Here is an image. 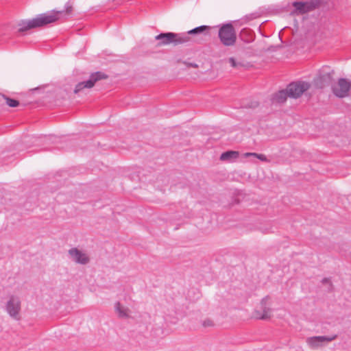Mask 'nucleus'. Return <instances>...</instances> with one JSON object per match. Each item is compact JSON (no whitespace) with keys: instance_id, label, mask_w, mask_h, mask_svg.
Returning <instances> with one entry per match:
<instances>
[{"instance_id":"nucleus-1","label":"nucleus","mask_w":351,"mask_h":351,"mask_svg":"<svg viewBox=\"0 0 351 351\" xmlns=\"http://www.w3.org/2000/svg\"><path fill=\"white\" fill-rule=\"evenodd\" d=\"M72 11V6L69 4H67L64 10H52L48 13L39 14L32 20L24 21L20 23L19 32H24L32 28L41 27L48 24L55 23L60 20L62 18L70 15Z\"/></svg>"},{"instance_id":"nucleus-2","label":"nucleus","mask_w":351,"mask_h":351,"mask_svg":"<svg viewBox=\"0 0 351 351\" xmlns=\"http://www.w3.org/2000/svg\"><path fill=\"white\" fill-rule=\"evenodd\" d=\"M218 37L221 44L225 47H233L237 40V33L230 23L223 24L219 27Z\"/></svg>"},{"instance_id":"nucleus-3","label":"nucleus","mask_w":351,"mask_h":351,"mask_svg":"<svg viewBox=\"0 0 351 351\" xmlns=\"http://www.w3.org/2000/svg\"><path fill=\"white\" fill-rule=\"evenodd\" d=\"M320 0H311L308 1H294L292 3L294 10L291 11V15H301L312 12L319 8L321 5Z\"/></svg>"},{"instance_id":"nucleus-4","label":"nucleus","mask_w":351,"mask_h":351,"mask_svg":"<svg viewBox=\"0 0 351 351\" xmlns=\"http://www.w3.org/2000/svg\"><path fill=\"white\" fill-rule=\"evenodd\" d=\"M335 71L329 66H323L319 71L317 77L314 80L315 86L318 88H323L328 85L332 80Z\"/></svg>"},{"instance_id":"nucleus-5","label":"nucleus","mask_w":351,"mask_h":351,"mask_svg":"<svg viewBox=\"0 0 351 351\" xmlns=\"http://www.w3.org/2000/svg\"><path fill=\"white\" fill-rule=\"evenodd\" d=\"M350 88L351 82L346 78H339L338 81L331 86L332 93L339 98L348 97Z\"/></svg>"},{"instance_id":"nucleus-6","label":"nucleus","mask_w":351,"mask_h":351,"mask_svg":"<svg viewBox=\"0 0 351 351\" xmlns=\"http://www.w3.org/2000/svg\"><path fill=\"white\" fill-rule=\"evenodd\" d=\"M311 87L309 83L306 82H295L291 83L287 88L289 97L293 98L300 97L305 91Z\"/></svg>"},{"instance_id":"nucleus-7","label":"nucleus","mask_w":351,"mask_h":351,"mask_svg":"<svg viewBox=\"0 0 351 351\" xmlns=\"http://www.w3.org/2000/svg\"><path fill=\"white\" fill-rule=\"evenodd\" d=\"M108 76L99 71L92 73L90 78L87 81L79 82L74 89L75 93H78L84 88H90L94 86L95 84L100 80L106 79Z\"/></svg>"},{"instance_id":"nucleus-8","label":"nucleus","mask_w":351,"mask_h":351,"mask_svg":"<svg viewBox=\"0 0 351 351\" xmlns=\"http://www.w3.org/2000/svg\"><path fill=\"white\" fill-rule=\"evenodd\" d=\"M6 311L10 317L19 320L21 311V301L18 297L12 295L6 304Z\"/></svg>"},{"instance_id":"nucleus-9","label":"nucleus","mask_w":351,"mask_h":351,"mask_svg":"<svg viewBox=\"0 0 351 351\" xmlns=\"http://www.w3.org/2000/svg\"><path fill=\"white\" fill-rule=\"evenodd\" d=\"M337 337V335H333L330 337L315 336L308 337L306 340V342L311 348L317 349L322 346L325 342H330L333 340H335Z\"/></svg>"},{"instance_id":"nucleus-10","label":"nucleus","mask_w":351,"mask_h":351,"mask_svg":"<svg viewBox=\"0 0 351 351\" xmlns=\"http://www.w3.org/2000/svg\"><path fill=\"white\" fill-rule=\"evenodd\" d=\"M268 298L266 297L261 300V310H256L254 317L257 319H268L271 317V309L267 305Z\"/></svg>"},{"instance_id":"nucleus-11","label":"nucleus","mask_w":351,"mask_h":351,"mask_svg":"<svg viewBox=\"0 0 351 351\" xmlns=\"http://www.w3.org/2000/svg\"><path fill=\"white\" fill-rule=\"evenodd\" d=\"M69 254L72 260L77 263L86 265L90 261L88 256L76 247L70 249L69 250Z\"/></svg>"},{"instance_id":"nucleus-12","label":"nucleus","mask_w":351,"mask_h":351,"mask_svg":"<svg viewBox=\"0 0 351 351\" xmlns=\"http://www.w3.org/2000/svg\"><path fill=\"white\" fill-rule=\"evenodd\" d=\"M176 36L174 33L168 32V33H161L157 35L155 37L156 40H158L159 43L158 44V46L167 45L170 43H173V38Z\"/></svg>"},{"instance_id":"nucleus-13","label":"nucleus","mask_w":351,"mask_h":351,"mask_svg":"<svg viewBox=\"0 0 351 351\" xmlns=\"http://www.w3.org/2000/svg\"><path fill=\"white\" fill-rule=\"evenodd\" d=\"M114 310L119 318L128 319L130 317V310L123 306L120 302H115Z\"/></svg>"},{"instance_id":"nucleus-14","label":"nucleus","mask_w":351,"mask_h":351,"mask_svg":"<svg viewBox=\"0 0 351 351\" xmlns=\"http://www.w3.org/2000/svg\"><path fill=\"white\" fill-rule=\"evenodd\" d=\"M289 93L287 90H282L273 95L271 101L273 104H283L286 101Z\"/></svg>"},{"instance_id":"nucleus-15","label":"nucleus","mask_w":351,"mask_h":351,"mask_svg":"<svg viewBox=\"0 0 351 351\" xmlns=\"http://www.w3.org/2000/svg\"><path fill=\"white\" fill-rule=\"evenodd\" d=\"M239 37L245 43H249L254 40V34L250 29L243 28L239 34Z\"/></svg>"},{"instance_id":"nucleus-16","label":"nucleus","mask_w":351,"mask_h":351,"mask_svg":"<svg viewBox=\"0 0 351 351\" xmlns=\"http://www.w3.org/2000/svg\"><path fill=\"white\" fill-rule=\"evenodd\" d=\"M4 104L10 107L14 108L19 106V101L16 99L10 98L4 95L0 94V107Z\"/></svg>"},{"instance_id":"nucleus-17","label":"nucleus","mask_w":351,"mask_h":351,"mask_svg":"<svg viewBox=\"0 0 351 351\" xmlns=\"http://www.w3.org/2000/svg\"><path fill=\"white\" fill-rule=\"evenodd\" d=\"M173 44L175 45L184 44L188 43L190 40V37L184 34H176L174 33Z\"/></svg>"},{"instance_id":"nucleus-18","label":"nucleus","mask_w":351,"mask_h":351,"mask_svg":"<svg viewBox=\"0 0 351 351\" xmlns=\"http://www.w3.org/2000/svg\"><path fill=\"white\" fill-rule=\"evenodd\" d=\"M239 154L236 151H228L221 154L220 156L221 160H231L239 157Z\"/></svg>"},{"instance_id":"nucleus-19","label":"nucleus","mask_w":351,"mask_h":351,"mask_svg":"<svg viewBox=\"0 0 351 351\" xmlns=\"http://www.w3.org/2000/svg\"><path fill=\"white\" fill-rule=\"evenodd\" d=\"M210 29H211V27H210V26L202 25V26L195 27L191 30H189L187 33H188V34H197L204 33L205 32H206V34H208Z\"/></svg>"},{"instance_id":"nucleus-20","label":"nucleus","mask_w":351,"mask_h":351,"mask_svg":"<svg viewBox=\"0 0 351 351\" xmlns=\"http://www.w3.org/2000/svg\"><path fill=\"white\" fill-rule=\"evenodd\" d=\"M245 157L254 156V157L258 158L260 160H261L263 162H269V160L267 159L266 156L264 154H262L247 152L245 154Z\"/></svg>"},{"instance_id":"nucleus-21","label":"nucleus","mask_w":351,"mask_h":351,"mask_svg":"<svg viewBox=\"0 0 351 351\" xmlns=\"http://www.w3.org/2000/svg\"><path fill=\"white\" fill-rule=\"evenodd\" d=\"M202 325L205 328L212 327L214 326V323H213V321L211 320L210 319H206L205 320L203 321Z\"/></svg>"},{"instance_id":"nucleus-22","label":"nucleus","mask_w":351,"mask_h":351,"mask_svg":"<svg viewBox=\"0 0 351 351\" xmlns=\"http://www.w3.org/2000/svg\"><path fill=\"white\" fill-rule=\"evenodd\" d=\"M231 66L235 68L237 67L240 64L237 62L234 58H230L228 60Z\"/></svg>"},{"instance_id":"nucleus-23","label":"nucleus","mask_w":351,"mask_h":351,"mask_svg":"<svg viewBox=\"0 0 351 351\" xmlns=\"http://www.w3.org/2000/svg\"><path fill=\"white\" fill-rule=\"evenodd\" d=\"M329 282V280H328V278H324V279L322 280V282H323V283H327V282Z\"/></svg>"},{"instance_id":"nucleus-24","label":"nucleus","mask_w":351,"mask_h":351,"mask_svg":"<svg viewBox=\"0 0 351 351\" xmlns=\"http://www.w3.org/2000/svg\"><path fill=\"white\" fill-rule=\"evenodd\" d=\"M191 66L193 67H195V68L197 67V65L196 64H191Z\"/></svg>"}]
</instances>
